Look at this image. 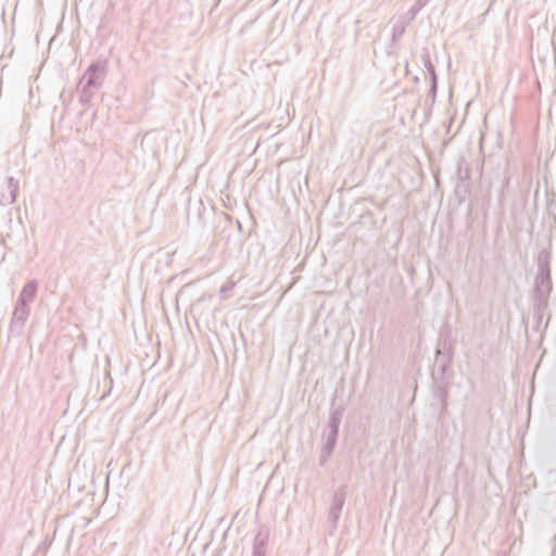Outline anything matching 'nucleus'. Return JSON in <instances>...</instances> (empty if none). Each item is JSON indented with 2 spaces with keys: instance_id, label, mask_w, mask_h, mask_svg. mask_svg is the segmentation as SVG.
Wrapping results in <instances>:
<instances>
[{
  "instance_id": "obj_17",
  "label": "nucleus",
  "mask_w": 556,
  "mask_h": 556,
  "mask_svg": "<svg viewBox=\"0 0 556 556\" xmlns=\"http://www.w3.org/2000/svg\"><path fill=\"white\" fill-rule=\"evenodd\" d=\"M437 92H438V83H429V90L427 94L426 102H430V106H432L437 99Z\"/></svg>"
},
{
  "instance_id": "obj_7",
  "label": "nucleus",
  "mask_w": 556,
  "mask_h": 556,
  "mask_svg": "<svg viewBox=\"0 0 556 556\" xmlns=\"http://www.w3.org/2000/svg\"><path fill=\"white\" fill-rule=\"evenodd\" d=\"M29 314V306H20L18 304H15L10 323V332L15 336H20L23 331L25 321L27 320Z\"/></svg>"
},
{
  "instance_id": "obj_14",
  "label": "nucleus",
  "mask_w": 556,
  "mask_h": 556,
  "mask_svg": "<svg viewBox=\"0 0 556 556\" xmlns=\"http://www.w3.org/2000/svg\"><path fill=\"white\" fill-rule=\"evenodd\" d=\"M427 0H416V2L409 8L405 15L406 21L409 23L414 21L416 15L421 11V9L427 4Z\"/></svg>"
},
{
  "instance_id": "obj_9",
  "label": "nucleus",
  "mask_w": 556,
  "mask_h": 556,
  "mask_svg": "<svg viewBox=\"0 0 556 556\" xmlns=\"http://www.w3.org/2000/svg\"><path fill=\"white\" fill-rule=\"evenodd\" d=\"M433 399L437 400L441 404L440 414H444L447 409V397H448V388L447 384L443 381L434 382L432 389Z\"/></svg>"
},
{
  "instance_id": "obj_20",
  "label": "nucleus",
  "mask_w": 556,
  "mask_h": 556,
  "mask_svg": "<svg viewBox=\"0 0 556 556\" xmlns=\"http://www.w3.org/2000/svg\"><path fill=\"white\" fill-rule=\"evenodd\" d=\"M235 287V282L233 281H227L225 285H223L219 289V293L222 294V296H226V294L228 292H230L232 290V288Z\"/></svg>"
},
{
  "instance_id": "obj_23",
  "label": "nucleus",
  "mask_w": 556,
  "mask_h": 556,
  "mask_svg": "<svg viewBox=\"0 0 556 556\" xmlns=\"http://www.w3.org/2000/svg\"><path fill=\"white\" fill-rule=\"evenodd\" d=\"M432 378H434V379H435V382H441V380H440V379H438V377L435 378V375H432Z\"/></svg>"
},
{
  "instance_id": "obj_12",
  "label": "nucleus",
  "mask_w": 556,
  "mask_h": 556,
  "mask_svg": "<svg viewBox=\"0 0 556 556\" xmlns=\"http://www.w3.org/2000/svg\"><path fill=\"white\" fill-rule=\"evenodd\" d=\"M421 60L429 76V83H438V74L427 49L422 50Z\"/></svg>"
},
{
  "instance_id": "obj_4",
  "label": "nucleus",
  "mask_w": 556,
  "mask_h": 556,
  "mask_svg": "<svg viewBox=\"0 0 556 556\" xmlns=\"http://www.w3.org/2000/svg\"><path fill=\"white\" fill-rule=\"evenodd\" d=\"M346 498V484L337 489L331 497L328 513L329 535H332L338 529L340 516Z\"/></svg>"
},
{
  "instance_id": "obj_21",
  "label": "nucleus",
  "mask_w": 556,
  "mask_h": 556,
  "mask_svg": "<svg viewBox=\"0 0 556 556\" xmlns=\"http://www.w3.org/2000/svg\"><path fill=\"white\" fill-rule=\"evenodd\" d=\"M413 80H414L415 84H418L419 83V77L415 76Z\"/></svg>"
},
{
  "instance_id": "obj_22",
  "label": "nucleus",
  "mask_w": 556,
  "mask_h": 556,
  "mask_svg": "<svg viewBox=\"0 0 556 556\" xmlns=\"http://www.w3.org/2000/svg\"><path fill=\"white\" fill-rule=\"evenodd\" d=\"M549 317H551V316L548 315L547 320L545 321V327H544V329H546V327H547V325H548Z\"/></svg>"
},
{
  "instance_id": "obj_10",
  "label": "nucleus",
  "mask_w": 556,
  "mask_h": 556,
  "mask_svg": "<svg viewBox=\"0 0 556 556\" xmlns=\"http://www.w3.org/2000/svg\"><path fill=\"white\" fill-rule=\"evenodd\" d=\"M7 188L9 190V194L2 193L0 203L3 205L13 204L16 201L18 194V180L14 177L9 176L7 178Z\"/></svg>"
},
{
  "instance_id": "obj_19",
  "label": "nucleus",
  "mask_w": 556,
  "mask_h": 556,
  "mask_svg": "<svg viewBox=\"0 0 556 556\" xmlns=\"http://www.w3.org/2000/svg\"><path fill=\"white\" fill-rule=\"evenodd\" d=\"M399 50V41H393L391 38L389 45L386 47V54L388 56L395 55Z\"/></svg>"
},
{
  "instance_id": "obj_18",
  "label": "nucleus",
  "mask_w": 556,
  "mask_h": 556,
  "mask_svg": "<svg viewBox=\"0 0 556 556\" xmlns=\"http://www.w3.org/2000/svg\"><path fill=\"white\" fill-rule=\"evenodd\" d=\"M509 182H510V177L507 174H504V177H503V180H502V184H501V188H500V193H498V201L500 202H503L505 200L504 191H505L506 188H508Z\"/></svg>"
},
{
  "instance_id": "obj_1",
  "label": "nucleus",
  "mask_w": 556,
  "mask_h": 556,
  "mask_svg": "<svg viewBox=\"0 0 556 556\" xmlns=\"http://www.w3.org/2000/svg\"><path fill=\"white\" fill-rule=\"evenodd\" d=\"M552 252L548 248H542L536 255V274L534 276V285L531 292L532 300V330L541 332V325L544 313L549 305V295L553 291L552 269H551Z\"/></svg>"
},
{
  "instance_id": "obj_8",
  "label": "nucleus",
  "mask_w": 556,
  "mask_h": 556,
  "mask_svg": "<svg viewBox=\"0 0 556 556\" xmlns=\"http://www.w3.org/2000/svg\"><path fill=\"white\" fill-rule=\"evenodd\" d=\"M38 291V281L35 279L28 280L22 288L16 304L20 306H29V304L36 299Z\"/></svg>"
},
{
  "instance_id": "obj_3",
  "label": "nucleus",
  "mask_w": 556,
  "mask_h": 556,
  "mask_svg": "<svg viewBox=\"0 0 556 556\" xmlns=\"http://www.w3.org/2000/svg\"><path fill=\"white\" fill-rule=\"evenodd\" d=\"M454 359V346L451 342L443 340L439 342L435 350V365L438 367V379L445 380Z\"/></svg>"
},
{
  "instance_id": "obj_16",
  "label": "nucleus",
  "mask_w": 556,
  "mask_h": 556,
  "mask_svg": "<svg viewBox=\"0 0 556 556\" xmlns=\"http://www.w3.org/2000/svg\"><path fill=\"white\" fill-rule=\"evenodd\" d=\"M457 176L458 181L470 182V168L468 166H463V164L459 163L457 166Z\"/></svg>"
},
{
  "instance_id": "obj_6",
  "label": "nucleus",
  "mask_w": 556,
  "mask_h": 556,
  "mask_svg": "<svg viewBox=\"0 0 556 556\" xmlns=\"http://www.w3.org/2000/svg\"><path fill=\"white\" fill-rule=\"evenodd\" d=\"M270 530L266 525H261L252 544V556H266Z\"/></svg>"
},
{
  "instance_id": "obj_11",
  "label": "nucleus",
  "mask_w": 556,
  "mask_h": 556,
  "mask_svg": "<svg viewBox=\"0 0 556 556\" xmlns=\"http://www.w3.org/2000/svg\"><path fill=\"white\" fill-rule=\"evenodd\" d=\"M409 22L406 21L405 16H399L392 24L391 38L393 41H399L405 34L406 27Z\"/></svg>"
},
{
  "instance_id": "obj_15",
  "label": "nucleus",
  "mask_w": 556,
  "mask_h": 556,
  "mask_svg": "<svg viewBox=\"0 0 556 556\" xmlns=\"http://www.w3.org/2000/svg\"><path fill=\"white\" fill-rule=\"evenodd\" d=\"M336 446L333 445H328V444H324L321 450H320V455H319V466L320 467H324L326 465V463L328 462L329 457L331 456V454L333 453Z\"/></svg>"
},
{
  "instance_id": "obj_13",
  "label": "nucleus",
  "mask_w": 556,
  "mask_h": 556,
  "mask_svg": "<svg viewBox=\"0 0 556 556\" xmlns=\"http://www.w3.org/2000/svg\"><path fill=\"white\" fill-rule=\"evenodd\" d=\"M470 191V182L457 181L454 194L458 199L459 204L463 203Z\"/></svg>"
},
{
  "instance_id": "obj_5",
  "label": "nucleus",
  "mask_w": 556,
  "mask_h": 556,
  "mask_svg": "<svg viewBox=\"0 0 556 556\" xmlns=\"http://www.w3.org/2000/svg\"><path fill=\"white\" fill-rule=\"evenodd\" d=\"M345 410L344 405H339L334 409L331 410L329 420L327 424V432H326V442L325 444H330L336 446L338 437H339V429L342 420L343 413Z\"/></svg>"
},
{
  "instance_id": "obj_2",
  "label": "nucleus",
  "mask_w": 556,
  "mask_h": 556,
  "mask_svg": "<svg viewBox=\"0 0 556 556\" xmlns=\"http://www.w3.org/2000/svg\"><path fill=\"white\" fill-rule=\"evenodd\" d=\"M106 66L108 62L105 60H98L92 62L85 71L77 87L81 104L90 103L94 93L102 86L106 75Z\"/></svg>"
}]
</instances>
